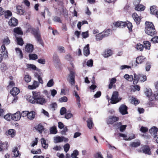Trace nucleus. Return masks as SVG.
Here are the masks:
<instances>
[{"label":"nucleus","instance_id":"nucleus-49","mask_svg":"<svg viewBox=\"0 0 158 158\" xmlns=\"http://www.w3.org/2000/svg\"><path fill=\"white\" fill-rule=\"evenodd\" d=\"M131 90L135 92L136 90L139 91L140 89V87L139 86L136 85H132L131 86Z\"/></svg>","mask_w":158,"mask_h":158},{"label":"nucleus","instance_id":"nucleus-58","mask_svg":"<svg viewBox=\"0 0 158 158\" xmlns=\"http://www.w3.org/2000/svg\"><path fill=\"white\" fill-rule=\"evenodd\" d=\"M14 155L15 157L19 156L20 154L19 153V151L18 150V148L17 147L15 148L14 150L13 151Z\"/></svg>","mask_w":158,"mask_h":158},{"label":"nucleus","instance_id":"nucleus-59","mask_svg":"<svg viewBox=\"0 0 158 158\" xmlns=\"http://www.w3.org/2000/svg\"><path fill=\"white\" fill-rule=\"evenodd\" d=\"M135 48L137 50L142 51L143 49V46L142 44H137Z\"/></svg>","mask_w":158,"mask_h":158},{"label":"nucleus","instance_id":"nucleus-32","mask_svg":"<svg viewBox=\"0 0 158 158\" xmlns=\"http://www.w3.org/2000/svg\"><path fill=\"white\" fill-rule=\"evenodd\" d=\"M135 9L138 11H143L145 9V7L143 5H138L135 6Z\"/></svg>","mask_w":158,"mask_h":158},{"label":"nucleus","instance_id":"nucleus-10","mask_svg":"<svg viewBox=\"0 0 158 158\" xmlns=\"http://www.w3.org/2000/svg\"><path fill=\"white\" fill-rule=\"evenodd\" d=\"M1 53L2 54L4 58L8 57L7 51L4 45H2L1 47Z\"/></svg>","mask_w":158,"mask_h":158},{"label":"nucleus","instance_id":"nucleus-2","mask_svg":"<svg viewBox=\"0 0 158 158\" xmlns=\"http://www.w3.org/2000/svg\"><path fill=\"white\" fill-rule=\"evenodd\" d=\"M145 33L148 35L153 36L155 33V29L154 26L151 22L146 21L145 23Z\"/></svg>","mask_w":158,"mask_h":158},{"label":"nucleus","instance_id":"nucleus-42","mask_svg":"<svg viewBox=\"0 0 158 158\" xmlns=\"http://www.w3.org/2000/svg\"><path fill=\"white\" fill-rule=\"evenodd\" d=\"M105 37L102 32L96 35V39L97 40H100Z\"/></svg>","mask_w":158,"mask_h":158},{"label":"nucleus","instance_id":"nucleus-22","mask_svg":"<svg viewBox=\"0 0 158 158\" xmlns=\"http://www.w3.org/2000/svg\"><path fill=\"white\" fill-rule=\"evenodd\" d=\"M145 60V57L143 56H139L136 58V62L137 64H141Z\"/></svg>","mask_w":158,"mask_h":158},{"label":"nucleus","instance_id":"nucleus-3","mask_svg":"<svg viewBox=\"0 0 158 158\" xmlns=\"http://www.w3.org/2000/svg\"><path fill=\"white\" fill-rule=\"evenodd\" d=\"M144 94L150 101L158 99V98H157L156 96L158 97L156 94L157 91H155L154 94H153L151 89H146L144 91Z\"/></svg>","mask_w":158,"mask_h":158},{"label":"nucleus","instance_id":"nucleus-54","mask_svg":"<svg viewBox=\"0 0 158 158\" xmlns=\"http://www.w3.org/2000/svg\"><path fill=\"white\" fill-rule=\"evenodd\" d=\"M147 79V77L145 75L139 74V81L141 82H144Z\"/></svg>","mask_w":158,"mask_h":158},{"label":"nucleus","instance_id":"nucleus-63","mask_svg":"<svg viewBox=\"0 0 158 158\" xmlns=\"http://www.w3.org/2000/svg\"><path fill=\"white\" fill-rule=\"evenodd\" d=\"M59 101L60 102H66L68 101V98L66 96H64L60 98Z\"/></svg>","mask_w":158,"mask_h":158},{"label":"nucleus","instance_id":"nucleus-29","mask_svg":"<svg viewBox=\"0 0 158 158\" xmlns=\"http://www.w3.org/2000/svg\"><path fill=\"white\" fill-rule=\"evenodd\" d=\"M87 122V123L88 127L89 129H91L94 126V124L92 118H89L88 119Z\"/></svg>","mask_w":158,"mask_h":158},{"label":"nucleus","instance_id":"nucleus-34","mask_svg":"<svg viewBox=\"0 0 158 158\" xmlns=\"http://www.w3.org/2000/svg\"><path fill=\"white\" fill-rule=\"evenodd\" d=\"M124 78L127 80L130 81H132L133 79V77L132 75H129L128 74H125L124 76Z\"/></svg>","mask_w":158,"mask_h":158},{"label":"nucleus","instance_id":"nucleus-4","mask_svg":"<svg viewBox=\"0 0 158 158\" xmlns=\"http://www.w3.org/2000/svg\"><path fill=\"white\" fill-rule=\"evenodd\" d=\"M27 32H30L33 34L37 40L38 41H40V34L39 29H36L31 27H30L28 28V30H27Z\"/></svg>","mask_w":158,"mask_h":158},{"label":"nucleus","instance_id":"nucleus-39","mask_svg":"<svg viewBox=\"0 0 158 158\" xmlns=\"http://www.w3.org/2000/svg\"><path fill=\"white\" fill-rule=\"evenodd\" d=\"M14 35L16 39L18 44L21 46L23 44V41L22 38L17 37L16 34H14Z\"/></svg>","mask_w":158,"mask_h":158},{"label":"nucleus","instance_id":"nucleus-28","mask_svg":"<svg viewBox=\"0 0 158 158\" xmlns=\"http://www.w3.org/2000/svg\"><path fill=\"white\" fill-rule=\"evenodd\" d=\"M139 74H136L135 73L134 74L133 79V84H137L138 81H139Z\"/></svg>","mask_w":158,"mask_h":158},{"label":"nucleus","instance_id":"nucleus-35","mask_svg":"<svg viewBox=\"0 0 158 158\" xmlns=\"http://www.w3.org/2000/svg\"><path fill=\"white\" fill-rule=\"evenodd\" d=\"M15 49L16 53L19 56L20 58L22 59L23 57V55L21 50L18 48H16Z\"/></svg>","mask_w":158,"mask_h":158},{"label":"nucleus","instance_id":"nucleus-13","mask_svg":"<svg viewBox=\"0 0 158 158\" xmlns=\"http://www.w3.org/2000/svg\"><path fill=\"white\" fill-rule=\"evenodd\" d=\"M127 106L124 105H121L119 108V111L120 113L123 115H124L127 114Z\"/></svg>","mask_w":158,"mask_h":158},{"label":"nucleus","instance_id":"nucleus-5","mask_svg":"<svg viewBox=\"0 0 158 158\" xmlns=\"http://www.w3.org/2000/svg\"><path fill=\"white\" fill-rule=\"evenodd\" d=\"M110 100L111 103L114 104L119 102L121 100V98L119 97L118 92L114 91L113 92Z\"/></svg>","mask_w":158,"mask_h":158},{"label":"nucleus","instance_id":"nucleus-48","mask_svg":"<svg viewBox=\"0 0 158 158\" xmlns=\"http://www.w3.org/2000/svg\"><path fill=\"white\" fill-rule=\"evenodd\" d=\"M88 23L86 21H82L81 22H79L77 24V27L80 30L81 26L84 24Z\"/></svg>","mask_w":158,"mask_h":158},{"label":"nucleus","instance_id":"nucleus-38","mask_svg":"<svg viewBox=\"0 0 158 158\" xmlns=\"http://www.w3.org/2000/svg\"><path fill=\"white\" fill-rule=\"evenodd\" d=\"M41 143L42 147L45 149H46L48 147V144L46 143V141L44 138L41 139Z\"/></svg>","mask_w":158,"mask_h":158},{"label":"nucleus","instance_id":"nucleus-56","mask_svg":"<svg viewBox=\"0 0 158 158\" xmlns=\"http://www.w3.org/2000/svg\"><path fill=\"white\" fill-rule=\"evenodd\" d=\"M126 26H127L128 28L129 31H131L132 30V25L131 23L128 22H126Z\"/></svg>","mask_w":158,"mask_h":158},{"label":"nucleus","instance_id":"nucleus-37","mask_svg":"<svg viewBox=\"0 0 158 158\" xmlns=\"http://www.w3.org/2000/svg\"><path fill=\"white\" fill-rule=\"evenodd\" d=\"M144 47L147 49L149 50L151 46L150 43L149 42L147 41H143Z\"/></svg>","mask_w":158,"mask_h":158},{"label":"nucleus","instance_id":"nucleus-12","mask_svg":"<svg viewBox=\"0 0 158 158\" xmlns=\"http://www.w3.org/2000/svg\"><path fill=\"white\" fill-rule=\"evenodd\" d=\"M118 117L113 116H110L107 120V123L108 124H112L118 121Z\"/></svg>","mask_w":158,"mask_h":158},{"label":"nucleus","instance_id":"nucleus-20","mask_svg":"<svg viewBox=\"0 0 158 158\" xmlns=\"http://www.w3.org/2000/svg\"><path fill=\"white\" fill-rule=\"evenodd\" d=\"M33 96H31L29 95L26 96V98L27 101L30 102L33 104H35V98L34 97V95L32 94Z\"/></svg>","mask_w":158,"mask_h":158},{"label":"nucleus","instance_id":"nucleus-27","mask_svg":"<svg viewBox=\"0 0 158 158\" xmlns=\"http://www.w3.org/2000/svg\"><path fill=\"white\" fill-rule=\"evenodd\" d=\"M47 14L48 16H50L51 15V14L49 11V10L47 8H45L43 12H42L41 15H42L44 18H45V15Z\"/></svg>","mask_w":158,"mask_h":158},{"label":"nucleus","instance_id":"nucleus-44","mask_svg":"<svg viewBox=\"0 0 158 158\" xmlns=\"http://www.w3.org/2000/svg\"><path fill=\"white\" fill-rule=\"evenodd\" d=\"M111 32V30L110 29H107L102 32L105 37L109 36Z\"/></svg>","mask_w":158,"mask_h":158},{"label":"nucleus","instance_id":"nucleus-40","mask_svg":"<svg viewBox=\"0 0 158 158\" xmlns=\"http://www.w3.org/2000/svg\"><path fill=\"white\" fill-rule=\"evenodd\" d=\"M35 128L36 130H38L40 133H41L44 129L43 126L40 124H39L35 126Z\"/></svg>","mask_w":158,"mask_h":158},{"label":"nucleus","instance_id":"nucleus-21","mask_svg":"<svg viewBox=\"0 0 158 158\" xmlns=\"http://www.w3.org/2000/svg\"><path fill=\"white\" fill-rule=\"evenodd\" d=\"M6 134L7 136H9L11 137H13L15 135V131L13 129H9L6 132Z\"/></svg>","mask_w":158,"mask_h":158},{"label":"nucleus","instance_id":"nucleus-19","mask_svg":"<svg viewBox=\"0 0 158 158\" xmlns=\"http://www.w3.org/2000/svg\"><path fill=\"white\" fill-rule=\"evenodd\" d=\"M83 54L86 56H87L90 54L89 45V44H87L84 47Z\"/></svg>","mask_w":158,"mask_h":158},{"label":"nucleus","instance_id":"nucleus-7","mask_svg":"<svg viewBox=\"0 0 158 158\" xmlns=\"http://www.w3.org/2000/svg\"><path fill=\"white\" fill-rule=\"evenodd\" d=\"M68 140L67 138L63 136H57L54 138V142L55 143H60L63 141L66 142L68 141Z\"/></svg>","mask_w":158,"mask_h":158},{"label":"nucleus","instance_id":"nucleus-47","mask_svg":"<svg viewBox=\"0 0 158 158\" xmlns=\"http://www.w3.org/2000/svg\"><path fill=\"white\" fill-rule=\"evenodd\" d=\"M4 14L6 18H8L12 15V14L11 11L9 10L4 11Z\"/></svg>","mask_w":158,"mask_h":158},{"label":"nucleus","instance_id":"nucleus-60","mask_svg":"<svg viewBox=\"0 0 158 158\" xmlns=\"http://www.w3.org/2000/svg\"><path fill=\"white\" fill-rule=\"evenodd\" d=\"M35 77L37 78L38 80L40 83L41 84L43 83V82L42 78L40 76V75L36 73H35Z\"/></svg>","mask_w":158,"mask_h":158},{"label":"nucleus","instance_id":"nucleus-1","mask_svg":"<svg viewBox=\"0 0 158 158\" xmlns=\"http://www.w3.org/2000/svg\"><path fill=\"white\" fill-rule=\"evenodd\" d=\"M32 93L33 94L35 98V104L41 105L44 104L46 102V100L43 95H41L40 92L33 91Z\"/></svg>","mask_w":158,"mask_h":158},{"label":"nucleus","instance_id":"nucleus-33","mask_svg":"<svg viewBox=\"0 0 158 158\" xmlns=\"http://www.w3.org/2000/svg\"><path fill=\"white\" fill-rule=\"evenodd\" d=\"M14 31L15 33L17 34L22 35L23 32L20 27H17L14 28Z\"/></svg>","mask_w":158,"mask_h":158},{"label":"nucleus","instance_id":"nucleus-64","mask_svg":"<svg viewBox=\"0 0 158 158\" xmlns=\"http://www.w3.org/2000/svg\"><path fill=\"white\" fill-rule=\"evenodd\" d=\"M3 43L4 44L8 45L10 43V41L8 37H6L4 38Z\"/></svg>","mask_w":158,"mask_h":158},{"label":"nucleus","instance_id":"nucleus-57","mask_svg":"<svg viewBox=\"0 0 158 158\" xmlns=\"http://www.w3.org/2000/svg\"><path fill=\"white\" fill-rule=\"evenodd\" d=\"M1 70L3 72H5L7 69V66L6 64L4 63H1Z\"/></svg>","mask_w":158,"mask_h":158},{"label":"nucleus","instance_id":"nucleus-16","mask_svg":"<svg viewBox=\"0 0 158 158\" xmlns=\"http://www.w3.org/2000/svg\"><path fill=\"white\" fill-rule=\"evenodd\" d=\"M132 17L137 24H139L141 19L140 17L136 13H134L132 15Z\"/></svg>","mask_w":158,"mask_h":158},{"label":"nucleus","instance_id":"nucleus-15","mask_svg":"<svg viewBox=\"0 0 158 158\" xmlns=\"http://www.w3.org/2000/svg\"><path fill=\"white\" fill-rule=\"evenodd\" d=\"M21 118V114L19 111L12 114V119L15 121L19 120Z\"/></svg>","mask_w":158,"mask_h":158},{"label":"nucleus","instance_id":"nucleus-11","mask_svg":"<svg viewBox=\"0 0 158 158\" xmlns=\"http://www.w3.org/2000/svg\"><path fill=\"white\" fill-rule=\"evenodd\" d=\"M18 23V20L14 17L11 18L8 22L9 25L12 27H15L17 26Z\"/></svg>","mask_w":158,"mask_h":158},{"label":"nucleus","instance_id":"nucleus-30","mask_svg":"<svg viewBox=\"0 0 158 158\" xmlns=\"http://www.w3.org/2000/svg\"><path fill=\"white\" fill-rule=\"evenodd\" d=\"M26 67L29 69H32L33 70H38L36 66L34 64H27Z\"/></svg>","mask_w":158,"mask_h":158},{"label":"nucleus","instance_id":"nucleus-45","mask_svg":"<svg viewBox=\"0 0 158 158\" xmlns=\"http://www.w3.org/2000/svg\"><path fill=\"white\" fill-rule=\"evenodd\" d=\"M151 13L152 14L155 15L156 12L157 11L156 9V6H151L150 8Z\"/></svg>","mask_w":158,"mask_h":158},{"label":"nucleus","instance_id":"nucleus-6","mask_svg":"<svg viewBox=\"0 0 158 158\" xmlns=\"http://www.w3.org/2000/svg\"><path fill=\"white\" fill-rule=\"evenodd\" d=\"M53 60L55 67L57 69L59 68L61 64L58 56L56 54H54Z\"/></svg>","mask_w":158,"mask_h":158},{"label":"nucleus","instance_id":"nucleus-17","mask_svg":"<svg viewBox=\"0 0 158 158\" xmlns=\"http://www.w3.org/2000/svg\"><path fill=\"white\" fill-rule=\"evenodd\" d=\"M113 53L112 51L110 49L105 50L103 53L102 55L104 57H107L111 56Z\"/></svg>","mask_w":158,"mask_h":158},{"label":"nucleus","instance_id":"nucleus-62","mask_svg":"<svg viewBox=\"0 0 158 158\" xmlns=\"http://www.w3.org/2000/svg\"><path fill=\"white\" fill-rule=\"evenodd\" d=\"M139 102V101L137 98L133 97L132 98L131 100V103L132 104L136 105L138 104Z\"/></svg>","mask_w":158,"mask_h":158},{"label":"nucleus","instance_id":"nucleus-25","mask_svg":"<svg viewBox=\"0 0 158 158\" xmlns=\"http://www.w3.org/2000/svg\"><path fill=\"white\" fill-rule=\"evenodd\" d=\"M35 112L33 111L29 112L27 118L30 120H33L35 117Z\"/></svg>","mask_w":158,"mask_h":158},{"label":"nucleus","instance_id":"nucleus-53","mask_svg":"<svg viewBox=\"0 0 158 158\" xmlns=\"http://www.w3.org/2000/svg\"><path fill=\"white\" fill-rule=\"evenodd\" d=\"M81 35L83 38L86 39L88 38L89 35L88 31L82 32L81 33Z\"/></svg>","mask_w":158,"mask_h":158},{"label":"nucleus","instance_id":"nucleus-46","mask_svg":"<svg viewBox=\"0 0 158 158\" xmlns=\"http://www.w3.org/2000/svg\"><path fill=\"white\" fill-rule=\"evenodd\" d=\"M79 154V152L77 150H74L71 154V157L72 158H78L77 156Z\"/></svg>","mask_w":158,"mask_h":158},{"label":"nucleus","instance_id":"nucleus-51","mask_svg":"<svg viewBox=\"0 0 158 158\" xmlns=\"http://www.w3.org/2000/svg\"><path fill=\"white\" fill-rule=\"evenodd\" d=\"M57 51L60 53H64L65 52L64 48L63 47L60 46L57 47Z\"/></svg>","mask_w":158,"mask_h":158},{"label":"nucleus","instance_id":"nucleus-9","mask_svg":"<svg viewBox=\"0 0 158 158\" xmlns=\"http://www.w3.org/2000/svg\"><path fill=\"white\" fill-rule=\"evenodd\" d=\"M118 135L119 136L123 137L124 140H130L135 138V135L133 134H131L128 138H127V135L125 134L119 133Z\"/></svg>","mask_w":158,"mask_h":158},{"label":"nucleus","instance_id":"nucleus-8","mask_svg":"<svg viewBox=\"0 0 158 158\" xmlns=\"http://www.w3.org/2000/svg\"><path fill=\"white\" fill-rule=\"evenodd\" d=\"M75 73L72 71L70 72V74L67 80L69 81L71 84L73 85L75 83Z\"/></svg>","mask_w":158,"mask_h":158},{"label":"nucleus","instance_id":"nucleus-24","mask_svg":"<svg viewBox=\"0 0 158 158\" xmlns=\"http://www.w3.org/2000/svg\"><path fill=\"white\" fill-rule=\"evenodd\" d=\"M158 131V128L154 126L149 130L150 133L152 135H156Z\"/></svg>","mask_w":158,"mask_h":158},{"label":"nucleus","instance_id":"nucleus-14","mask_svg":"<svg viewBox=\"0 0 158 158\" xmlns=\"http://www.w3.org/2000/svg\"><path fill=\"white\" fill-rule=\"evenodd\" d=\"M34 50L33 45L31 44H27L25 46V50L28 53L32 52Z\"/></svg>","mask_w":158,"mask_h":158},{"label":"nucleus","instance_id":"nucleus-50","mask_svg":"<svg viewBox=\"0 0 158 158\" xmlns=\"http://www.w3.org/2000/svg\"><path fill=\"white\" fill-rule=\"evenodd\" d=\"M140 144V141H138L136 142L131 143L130 144V145L132 147H136L139 146Z\"/></svg>","mask_w":158,"mask_h":158},{"label":"nucleus","instance_id":"nucleus-43","mask_svg":"<svg viewBox=\"0 0 158 158\" xmlns=\"http://www.w3.org/2000/svg\"><path fill=\"white\" fill-rule=\"evenodd\" d=\"M117 124L118 126L121 125L119 127V130L121 132H123L124 131L127 127V126L126 125H122V123H118Z\"/></svg>","mask_w":158,"mask_h":158},{"label":"nucleus","instance_id":"nucleus-52","mask_svg":"<svg viewBox=\"0 0 158 158\" xmlns=\"http://www.w3.org/2000/svg\"><path fill=\"white\" fill-rule=\"evenodd\" d=\"M29 56L30 60H35L38 58L37 55L35 54H30Z\"/></svg>","mask_w":158,"mask_h":158},{"label":"nucleus","instance_id":"nucleus-18","mask_svg":"<svg viewBox=\"0 0 158 158\" xmlns=\"http://www.w3.org/2000/svg\"><path fill=\"white\" fill-rule=\"evenodd\" d=\"M126 22L118 21L114 23V26L116 27L123 28L125 27Z\"/></svg>","mask_w":158,"mask_h":158},{"label":"nucleus","instance_id":"nucleus-61","mask_svg":"<svg viewBox=\"0 0 158 158\" xmlns=\"http://www.w3.org/2000/svg\"><path fill=\"white\" fill-rule=\"evenodd\" d=\"M41 152V151L40 149H38L36 151H35L34 149H33L31 150V153L33 154H39Z\"/></svg>","mask_w":158,"mask_h":158},{"label":"nucleus","instance_id":"nucleus-55","mask_svg":"<svg viewBox=\"0 0 158 158\" xmlns=\"http://www.w3.org/2000/svg\"><path fill=\"white\" fill-rule=\"evenodd\" d=\"M4 118L7 121H10L12 119V114L8 113L4 116Z\"/></svg>","mask_w":158,"mask_h":158},{"label":"nucleus","instance_id":"nucleus-31","mask_svg":"<svg viewBox=\"0 0 158 158\" xmlns=\"http://www.w3.org/2000/svg\"><path fill=\"white\" fill-rule=\"evenodd\" d=\"M143 152L145 154L150 155L151 154V152L150 149L148 147L146 146L143 149Z\"/></svg>","mask_w":158,"mask_h":158},{"label":"nucleus","instance_id":"nucleus-41","mask_svg":"<svg viewBox=\"0 0 158 158\" xmlns=\"http://www.w3.org/2000/svg\"><path fill=\"white\" fill-rule=\"evenodd\" d=\"M17 13L20 15H23V11L22 9V7L20 6H19L16 7Z\"/></svg>","mask_w":158,"mask_h":158},{"label":"nucleus","instance_id":"nucleus-23","mask_svg":"<svg viewBox=\"0 0 158 158\" xmlns=\"http://www.w3.org/2000/svg\"><path fill=\"white\" fill-rule=\"evenodd\" d=\"M10 94L13 96L18 94L19 93V90L18 88L16 87L13 88L12 90L10 91Z\"/></svg>","mask_w":158,"mask_h":158},{"label":"nucleus","instance_id":"nucleus-26","mask_svg":"<svg viewBox=\"0 0 158 158\" xmlns=\"http://www.w3.org/2000/svg\"><path fill=\"white\" fill-rule=\"evenodd\" d=\"M116 79L115 78H112L110 80V84L108 88L110 89H112L113 86V84L116 83Z\"/></svg>","mask_w":158,"mask_h":158},{"label":"nucleus","instance_id":"nucleus-36","mask_svg":"<svg viewBox=\"0 0 158 158\" xmlns=\"http://www.w3.org/2000/svg\"><path fill=\"white\" fill-rule=\"evenodd\" d=\"M50 133L51 134H55L57 132L56 127L55 126H53L50 129Z\"/></svg>","mask_w":158,"mask_h":158}]
</instances>
